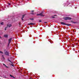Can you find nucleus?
<instances>
[{
  "mask_svg": "<svg viewBox=\"0 0 79 79\" xmlns=\"http://www.w3.org/2000/svg\"><path fill=\"white\" fill-rule=\"evenodd\" d=\"M34 23H30V24H28V25H34Z\"/></svg>",
  "mask_w": 79,
  "mask_h": 79,
  "instance_id": "8",
  "label": "nucleus"
},
{
  "mask_svg": "<svg viewBox=\"0 0 79 79\" xmlns=\"http://www.w3.org/2000/svg\"><path fill=\"white\" fill-rule=\"evenodd\" d=\"M65 6V5H64V6Z\"/></svg>",
  "mask_w": 79,
  "mask_h": 79,
  "instance_id": "29",
  "label": "nucleus"
},
{
  "mask_svg": "<svg viewBox=\"0 0 79 79\" xmlns=\"http://www.w3.org/2000/svg\"><path fill=\"white\" fill-rule=\"evenodd\" d=\"M3 65H5V66H6V67H7L6 66V65H5V64H3Z\"/></svg>",
  "mask_w": 79,
  "mask_h": 79,
  "instance_id": "14",
  "label": "nucleus"
},
{
  "mask_svg": "<svg viewBox=\"0 0 79 79\" xmlns=\"http://www.w3.org/2000/svg\"><path fill=\"white\" fill-rule=\"evenodd\" d=\"M64 19L65 20H70L71 19V18L70 17H65L64 18Z\"/></svg>",
  "mask_w": 79,
  "mask_h": 79,
  "instance_id": "2",
  "label": "nucleus"
},
{
  "mask_svg": "<svg viewBox=\"0 0 79 79\" xmlns=\"http://www.w3.org/2000/svg\"><path fill=\"white\" fill-rule=\"evenodd\" d=\"M56 16V15H54V16Z\"/></svg>",
  "mask_w": 79,
  "mask_h": 79,
  "instance_id": "26",
  "label": "nucleus"
},
{
  "mask_svg": "<svg viewBox=\"0 0 79 79\" xmlns=\"http://www.w3.org/2000/svg\"><path fill=\"white\" fill-rule=\"evenodd\" d=\"M24 16H25V15H24L22 16V21H23V18H24Z\"/></svg>",
  "mask_w": 79,
  "mask_h": 79,
  "instance_id": "9",
  "label": "nucleus"
},
{
  "mask_svg": "<svg viewBox=\"0 0 79 79\" xmlns=\"http://www.w3.org/2000/svg\"><path fill=\"white\" fill-rule=\"evenodd\" d=\"M10 76L11 77H14V78H15V77H14L12 76L11 75H10Z\"/></svg>",
  "mask_w": 79,
  "mask_h": 79,
  "instance_id": "11",
  "label": "nucleus"
},
{
  "mask_svg": "<svg viewBox=\"0 0 79 79\" xmlns=\"http://www.w3.org/2000/svg\"><path fill=\"white\" fill-rule=\"evenodd\" d=\"M31 20H34V19H31Z\"/></svg>",
  "mask_w": 79,
  "mask_h": 79,
  "instance_id": "16",
  "label": "nucleus"
},
{
  "mask_svg": "<svg viewBox=\"0 0 79 79\" xmlns=\"http://www.w3.org/2000/svg\"><path fill=\"white\" fill-rule=\"evenodd\" d=\"M4 54H5L6 55H7V56H9V53L8 52L6 51V50H4Z\"/></svg>",
  "mask_w": 79,
  "mask_h": 79,
  "instance_id": "1",
  "label": "nucleus"
},
{
  "mask_svg": "<svg viewBox=\"0 0 79 79\" xmlns=\"http://www.w3.org/2000/svg\"><path fill=\"white\" fill-rule=\"evenodd\" d=\"M45 23H47V22H45Z\"/></svg>",
  "mask_w": 79,
  "mask_h": 79,
  "instance_id": "27",
  "label": "nucleus"
},
{
  "mask_svg": "<svg viewBox=\"0 0 79 79\" xmlns=\"http://www.w3.org/2000/svg\"><path fill=\"white\" fill-rule=\"evenodd\" d=\"M0 53H2V54H3V52L2 51H0Z\"/></svg>",
  "mask_w": 79,
  "mask_h": 79,
  "instance_id": "10",
  "label": "nucleus"
},
{
  "mask_svg": "<svg viewBox=\"0 0 79 79\" xmlns=\"http://www.w3.org/2000/svg\"><path fill=\"white\" fill-rule=\"evenodd\" d=\"M1 24L3 25V22H2L1 23Z\"/></svg>",
  "mask_w": 79,
  "mask_h": 79,
  "instance_id": "12",
  "label": "nucleus"
},
{
  "mask_svg": "<svg viewBox=\"0 0 79 79\" xmlns=\"http://www.w3.org/2000/svg\"><path fill=\"white\" fill-rule=\"evenodd\" d=\"M9 5H10V3H9Z\"/></svg>",
  "mask_w": 79,
  "mask_h": 79,
  "instance_id": "23",
  "label": "nucleus"
},
{
  "mask_svg": "<svg viewBox=\"0 0 79 79\" xmlns=\"http://www.w3.org/2000/svg\"><path fill=\"white\" fill-rule=\"evenodd\" d=\"M61 24H62V25H66V26H69V25L66 24V23H64V22H61Z\"/></svg>",
  "mask_w": 79,
  "mask_h": 79,
  "instance_id": "4",
  "label": "nucleus"
},
{
  "mask_svg": "<svg viewBox=\"0 0 79 79\" xmlns=\"http://www.w3.org/2000/svg\"><path fill=\"white\" fill-rule=\"evenodd\" d=\"M75 9H76L77 8V7H75Z\"/></svg>",
  "mask_w": 79,
  "mask_h": 79,
  "instance_id": "20",
  "label": "nucleus"
},
{
  "mask_svg": "<svg viewBox=\"0 0 79 79\" xmlns=\"http://www.w3.org/2000/svg\"><path fill=\"white\" fill-rule=\"evenodd\" d=\"M31 12H34V10L32 11Z\"/></svg>",
  "mask_w": 79,
  "mask_h": 79,
  "instance_id": "24",
  "label": "nucleus"
},
{
  "mask_svg": "<svg viewBox=\"0 0 79 79\" xmlns=\"http://www.w3.org/2000/svg\"><path fill=\"white\" fill-rule=\"evenodd\" d=\"M11 39H12V38H10L9 40V45L10 44V42H11Z\"/></svg>",
  "mask_w": 79,
  "mask_h": 79,
  "instance_id": "5",
  "label": "nucleus"
},
{
  "mask_svg": "<svg viewBox=\"0 0 79 79\" xmlns=\"http://www.w3.org/2000/svg\"><path fill=\"white\" fill-rule=\"evenodd\" d=\"M8 35L5 34V35H4V37H5L6 38L8 37Z\"/></svg>",
  "mask_w": 79,
  "mask_h": 79,
  "instance_id": "7",
  "label": "nucleus"
},
{
  "mask_svg": "<svg viewBox=\"0 0 79 79\" xmlns=\"http://www.w3.org/2000/svg\"><path fill=\"white\" fill-rule=\"evenodd\" d=\"M2 56L3 57V55H2Z\"/></svg>",
  "mask_w": 79,
  "mask_h": 79,
  "instance_id": "25",
  "label": "nucleus"
},
{
  "mask_svg": "<svg viewBox=\"0 0 79 79\" xmlns=\"http://www.w3.org/2000/svg\"><path fill=\"white\" fill-rule=\"evenodd\" d=\"M73 50L74 51H75V49L73 48Z\"/></svg>",
  "mask_w": 79,
  "mask_h": 79,
  "instance_id": "17",
  "label": "nucleus"
},
{
  "mask_svg": "<svg viewBox=\"0 0 79 79\" xmlns=\"http://www.w3.org/2000/svg\"><path fill=\"white\" fill-rule=\"evenodd\" d=\"M8 61H9L10 62V63H12V62H11V61H10V60H8Z\"/></svg>",
  "mask_w": 79,
  "mask_h": 79,
  "instance_id": "13",
  "label": "nucleus"
},
{
  "mask_svg": "<svg viewBox=\"0 0 79 79\" xmlns=\"http://www.w3.org/2000/svg\"><path fill=\"white\" fill-rule=\"evenodd\" d=\"M31 14L32 15H34V13H33V12H32V13H31Z\"/></svg>",
  "mask_w": 79,
  "mask_h": 79,
  "instance_id": "19",
  "label": "nucleus"
},
{
  "mask_svg": "<svg viewBox=\"0 0 79 79\" xmlns=\"http://www.w3.org/2000/svg\"><path fill=\"white\" fill-rule=\"evenodd\" d=\"M0 38H1V36H0Z\"/></svg>",
  "mask_w": 79,
  "mask_h": 79,
  "instance_id": "28",
  "label": "nucleus"
},
{
  "mask_svg": "<svg viewBox=\"0 0 79 79\" xmlns=\"http://www.w3.org/2000/svg\"><path fill=\"white\" fill-rule=\"evenodd\" d=\"M6 28H5V31H6Z\"/></svg>",
  "mask_w": 79,
  "mask_h": 79,
  "instance_id": "21",
  "label": "nucleus"
},
{
  "mask_svg": "<svg viewBox=\"0 0 79 79\" xmlns=\"http://www.w3.org/2000/svg\"><path fill=\"white\" fill-rule=\"evenodd\" d=\"M52 18H55V17H52Z\"/></svg>",
  "mask_w": 79,
  "mask_h": 79,
  "instance_id": "18",
  "label": "nucleus"
},
{
  "mask_svg": "<svg viewBox=\"0 0 79 79\" xmlns=\"http://www.w3.org/2000/svg\"><path fill=\"white\" fill-rule=\"evenodd\" d=\"M11 26V24H8L7 25V27H10Z\"/></svg>",
  "mask_w": 79,
  "mask_h": 79,
  "instance_id": "6",
  "label": "nucleus"
},
{
  "mask_svg": "<svg viewBox=\"0 0 79 79\" xmlns=\"http://www.w3.org/2000/svg\"><path fill=\"white\" fill-rule=\"evenodd\" d=\"M2 11V9H0V11Z\"/></svg>",
  "mask_w": 79,
  "mask_h": 79,
  "instance_id": "22",
  "label": "nucleus"
},
{
  "mask_svg": "<svg viewBox=\"0 0 79 79\" xmlns=\"http://www.w3.org/2000/svg\"><path fill=\"white\" fill-rule=\"evenodd\" d=\"M42 22V20H40L39 21V22Z\"/></svg>",
  "mask_w": 79,
  "mask_h": 79,
  "instance_id": "15",
  "label": "nucleus"
},
{
  "mask_svg": "<svg viewBox=\"0 0 79 79\" xmlns=\"http://www.w3.org/2000/svg\"><path fill=\"white\" fill-rule=\"evenodd\" d=\"M43 13H44L43 12H42L41 13L37 14V16H44V15H43Z\"/></svg>",
  "mask_w": 79,
  "mask_h": 79,
  "instance_id": "3",
  "label": "nucleus"
}]
</instances>
